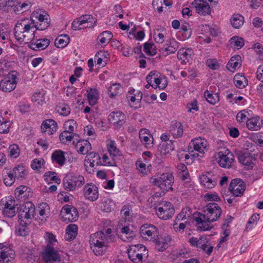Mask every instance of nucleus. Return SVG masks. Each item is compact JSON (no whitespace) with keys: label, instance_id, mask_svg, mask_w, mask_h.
Segmentation results:
<instances>
[{"label":"nucleus","instance_id":"f257e3e1","mask_svg":"<svg viewBox=\"0 0 263 263\" xmlns=\"http://www.w3.org/2000/svg\"><path fill=\"white\" fill-rule=\"evenodd\" d=\"M50 23L49 15L44 10L36 9L33 11L30 18H25L18 21L14 27V36L20 43L28 42L30 36L33 35L31 31L35 28L44 30L47 29Z\"/></svg>","mask_w":263,"mask_h":263},{"label":"nucleus","instance_id":"f03ea898","mask_svg":"<svg viewBox=\"0 0 263 263\" xmlns=\"http://www.w3.org/2000/svg\"><path fill=\"white\" fill-rule=\"evenodd\" d=\"M222 214L221 208L217 203L210 202L203 207V213H199L195 221L198 228L202 231L210 230L213 228V222L218 220Z\"/></svg>","mask_w":263,"mask_h":263},{"label":"nucleus","instance_id":"7ed1b4c3","mask_svg":"<svg viewBox=\"0 0 263 263\" xmlns=\"http://www.w3.org/2000/svg\"><path fill=\"white\" fill-rule=\"evenodd\" d=\"M112 239V230L107 228L90 235L89 243L91 250L97 255H103L107 250L108 242Z\"/></svg>","mask_w":263,"mask_h":263},{"label":"nucleus","instance_id":"20e7f679","mask_svg":"<svg viewBox=\"0 0 263 263\" xmlns=\"http://www.w3.org/2000/svg\"><path fill=\"white\" fill-rule=\"evenodd\" d=\"M32 4L28 1L22 2L18 0H4L0 2V10H8L9 8H12L13 12L17 14H21L29 10Z\"/></svg>","mask_w":263,"mask_h":263},{"label":"nucleus","instance_id":"39448f33","mask_svg":"<svg viewBox=\"0 0 263 263\" xmlns=\"http://www.w3.org/2000/svg\"><path fill=\"white\" fill-rule=\"evenodd\" d=\"M85 183L84 177L72 173H68L63 179L64 189L67 191H72L81 187Z\"/></svg>","mask_w":263,"mask_h":263},{"label":"nucleus","instance_id":"423d86ee","mask_svg":"<svg viewBox=\"0 0 263 263\" xmlns=\"http://www.w3.org/2000/svg\"><path fill=\"white\" fill-rule=\"evenodd\" d=\"M151 182L155 186H158L163 192L172 190L174 183V176L169 173H163L157 178H152Z\"/></svg>","mask_w":263,"mask_h":263},{"label":"nucleus","instance_id":"0eeeda50","mask_svg":"<svg viewBox=\"0 0 263 263\" xmlns=\"http://www.w3.org/2000/svg\"><path fill=\"white\" fill-rule=\"evenodd\" d=\"M189 242L192 247L202 250L208 255H210L213 252L214 243L206 236L203 235L199 238L192 237L189 239Z\"/></svg>","mask_w":263,"mask_h":263},{"label":"nucleus","instance_id":"6e6552de","mask_svg":"<svg viewBox=\"0 0 263 263\" xmlns=\"http://www.w3.org/2000/svg\"><path fill=\"white\" fill-rule=\"evenodd\" d=\"M147 254L146 247L140 244L130 246L127 252L128 258L134 263L142 262L143 256Z\"/></svg>","mask_w":263,"mask_h":263},{"label":"nucleus","instance_id":"1a4fd4ad","mask_svg":"<svg viewBox=\"0 0 263 263\" xmlns=\"http://www.w3.org/2000/svg\"><path fill=\"white\" fill-rule=\"evenodd\" d=\"M96 20L91 15L85 14L74 20L71 24V27L74 30L91 28L96 25Z\"/></svg>","mask_w":263,"mask_h":263},{"label":"nucleus","instance_id":"9d476101","mask_svg":"<svg viewBox=\"0 0 263 263\" xmlns=\"http://www.w3.org/2000/svg\"><path fill=\"white\" fill-rule=\"evenodd\" d=\"M155 212L161 219L167 220L172 217L175 213L173 204L167 201H162L155 207Z\"/></svg>","mask_w":263,"mask_h":263},{"label":"nucleus","instance_id":"9b49d317","mask_svg":"<svg viewBox=\"0 0 263 263\" xmlns=\"http://www.w3.org/2000/svg\"><path fill=\"white\" fill-rule=\"evenodd\" d=\"M18 76L16 71L8 73L7 76L0 81V89L5 92L13 90L16 86Z\"/></svg>","mask_w":263,"mask_h":263},{"label":"nucleus","instance_id":"f8f14e48","mask_svg":"<svg viewBox=\"0 0 263 263\" xmlns=\"http://www.w3.org/2000/svg\"><path fill=\"white\" fill-rule=\"evenodd\" d=\"M148 83H153L152 87L154 89L157 88L160 89H164L167 85L165 77L160 74L159 72L152 71L147 76L146 78Z\"/></svg>","mask_w":263,"mask_h":263},{"label":"nucleus","instance_id":"ddd939ff","mask_svg":"<svg viewBox=\"0 0 263 263\" xmlns=\"http://www.w3.org/2000/svg\"><path fill=\"white\" fill-rule=\"evenodd\" d=\"M35 214V206L31 202H26L23 204L18 211V218L30 222Z\"/></svg>","mask_w":263,"mask_h":263},{"label":"nucleus","instance_id":"4468645a","mask_svg":"<svg viewBox=\"0 0 263 263\" xmlns=\"http://www.w3.org/2000/svg\"><path fill=\"white\" fill-rule=\"evenodd\" d=\"M140 234L141 237L147 240L156 239L159 234L158 228L150 223H144L140 229Z\"/></svg>","mask_w":263,"mask_h":263},{"label":"nucleus","instance_id":"2eb2a0df","mask_svg":"<svg viewBox=\"0 0 263 263\" xmlns=\"http://www.w3.org/2000/svg\"><path fill=\"white\" fill-rule=\"evenodd\" d=\"M31 32L33 33V35L32 36L29 35L30 40L28 42H24L25 44H28L30 49L37 51L45 49L49 46L50 41L48 39L46 38L37 39L35 37L34 31H31Z\"/></svg>","mask_w":263,"mask_h":263},{"label":"nucleus","instance_id":"dca6fc26","mask_svg":"<svg viewBox=\"0 0 263 263\" xmlns=\"http://www.w3.org/2000/svg\"><path fill=\"white\" fill-rule=\"evenodd\" d=\"M0 210H2L3 214L7 217L12 218L16 214L15 201L11 198L6 200H1Z\"/></svg>","mask_w":263,"mask_h":263},{"label":"nucleus","instance_id":"f3484780","mask_svg":"<svg viewBox=\"0 0 263 263\" xmlns=\"http://www.w3.org/2000/svg\"><path fill=\"white\" fill-rule=\"evenodd\" d=\"M220 178V177L217 173L208 172L201 175L199 179L201 184L204 187L211 189L215 186Z\"/></svg>","mask_w":263,"mask_h":263},{"label":"nucleus","instance_id":"a211bd4d","mask_svg":"<svg viewBox=\"0 0 263 263\" xmlns=\"http://www.w3.org/2000/svg\"><path fill=\"white\" fill-rule=\"evenodd\" d=\"M61 214L63 221L66 222L75 221L79 216L77 209L69 205H64L62 208Z\"/></svg>","mask_w":263,"mask_h":263},{"label":"nucleus","instance_id":"6ab92c4d","mask_svg":"<svg viewBox=\"0 0 263 263\" xmlns=\"http://www.w3.org/2000/svg\"><path fill=\"white\" fill-rule=\"evenodd\" d=\"M42 257L46 263H60L61 261V255L54 248H45Z\"/></svg>","mask_w":263,"mask_h":263},{"label":"nucleus","instance_id":"aec40b11","mask_svg":"<svg viewBox=\"0 0 263 263\" xmlns=\"http://www.w3.org/2000/svg\"><path fill=\"white\" fill-rule=\"evenodd\" d=\"M82 193L85 198L89 201H95L99 198L98 187L92 183L85 184L82 189Z\"/></svg>","mask_w":263,"mask_h":263},{"label":"nucleus","instance_id":"412c9836","mask_svg":"<svg viewBox=\"0 0 263 263\" xmlns=\"http://www.w3.org/2000/svg\"><path fill=\"white\" fill-rule=\"evenodd\" d=\"M218 163L222 167L230 168L234 160V156L229 149L223 153L219 152L218 153Z\"/></svg>","mask_w":263,"mask_h":263},{"label":"nucleus","instance_id":"4be33fe9","mask_svg":"<svg viewBox=\"0 0 263 263\" xmlns=\"http://www.w3.org/2000/svg\"><path fill=\"white\" fill-rule=\"evenodd\" d=\"M125 115L119 110L113 111L108 116L109 122L116 129H120L125 123Z\"/></svg>","mask_w":263,"mask_h":263},{"label":"nucleus","instance_id":"5701e85b","mask_svg":"<svg viewBox=\"0 0 263 263\" xmlns=\"http://www.w3.org/2000/svg\"><path fill=\"white\" fill-rule=\"evenodd\" d=\"M192 4L196 12L199 15L205 16L211 13V9L206 1L194 0Z\"/></svg>","mask_w":263,"mask_h":263},{"label":"nucleus","instance_id":"b1692460","mask_svg":"<svg viewBox=\"0 0 263 263\" xmlns=\"http://www.w3.org/2000/svg\"><path fill=\"white\" fill-rule=\"evenodd\" d=\"M229 189L235 197L241 196L246 189V185L240 179L233 180Z\"/></svg>","mask_w":263,"mask_h":263},{"label":"nucleus","instance_id":"393cba45","mask_svg":"<svg viewBox=\"0 0 263 263\" xmlns=\"http://www.w3.org/2000/svg\"><path fill=\"white\" fill-rule=\"evenodd\" d=\"M14 251L9 247L0 243V263L8 262L14 258Z\"/></svg>","mask_w":263,"mask_h":263},{"label":"nucleus","instance_id":"a878e982","mask_svg":"<svg viewBox=\"0 0 263 263\" xmlns=\"http://www.w3.org/2000/svg\"><path fill=\"white\" fill-rule=\"evenodd\" d=\"M140 141L146 148H151L153 146V137L149 131L145 128L141 129L139 133Z\"/></svg>","mask_w":263,"mask_h":263},{"label":"nucleus","instance_id":"bb28decb","mask_svg":"<svg viewBox=\"0 0 263 263\" xmlns=\"http://www.w3.org/2000/svg\"><path fill=\"white\" fill-rule=\"evenodd\" d=\"M194 52L191 48H181L177 52V57L181 64H185L192 60Z\"/></svg>","mask_w":263,"mask_h":263},{"label":"nucleus","instance_id":"cd10ccee","mask_svg":"<svg viewBox=\"0 0 263 263\" xmlns=\"http://www.w3.org/2000/svg\"><path fill=\"white\" fill-rule=\"evenodd\" d=\"M190 145H192L194 150L199 153L204 154L206 150L208 142L204 138L199 137L192 140Z\"/></svg>","mask_w":263,"mask_h":263},{"label":"nucleus","instance_id":"c85d7f7f","mask_svg":"<svg viewBox=\"0 0 263 263\" xmlns=\"http://www.w3.org/2000/svg\"><path fill=\"white\" fill-rule=\"evenodd\" d=\"M263 125V120L259 116L253 117L247 119L246 126L250 130H258Z\"/></svg>","mask_w":263,"mask_h":263},{"label":"nucleus","instance_id":"c756f323","mask_svg":"<svg viewBox=\"0 0 263 263\" xmlns=\"http://www.w3.org/2000/svg\"><path fill=\"white\" fill-rule=\"evenodd\" d=\"M171 238L167 234L160 236L156 240L155 248L158 251H163L167 249L171 242Z\"/></svg>","mask_w":263,"mask_h":263},{"label":"nucleus","instance_id":"7c9ffc66","mask_svg":"<svg viewBox=\"0 0 263 263\" xmlns=\"http://www.w3.org/2000/svg\"><path fill=\"white\" fill-rule=\"evenodd\" d=\"M109 54L107 51L100 50L95 56V61L99 66L104 67L108 62Z\"/></svg>","mask_w":263,"mask_h":263},{"label":"nucleus","instance_id":"2f4dec72","mask_svg":"<svg viewBox=\"0 0 263 263\" xmlns=\"http://www.w3.org/2000/svg\"><path fill=\"white\" fill-rule=\"evenodd\" d=\"M41 128L44 133L47 132L48 135H51L57 130L58 125L52 119L46 120L42 123Z\"/></svg>","mask_w":263,"mask_h":263},{"label":"nucleus","instance_id":"473e14b6","mask_svg":"<svg viewBox=\"0 0 263 263\" xmlns=\"http://www.w3.org/2000/svg\"><path fill=\"white\" fill-rule=\"evenodd\" d=\"M183 133V128L182 124L179 122L172 123L170 126V134L174 138H179L182 137Z\"/></svg>","mask_w":263,"mask_h":263},{"label":"nucleus","instance_id":"72a5a7b5","mask_svg":"<svg viewBox=\"0 0 263 263\" xmlns=\"http://www.w3.org/2000/svg\"><path fill=\"white\" fill-rule=\"evenodd\" d=\"M86 161L90 167H93L100 165L101 157L97 153L89 152L86 157Z\"/></svg>","mask_w":263,"mask_h":263},{"label":"nucleus","instance_id":"f704fd0d","mask_svg":"<svg viewBox=\"0 0 263 263\" xmlns=\"http://www.w3.org/2000/svg\"><path fill=\"white\" fill-rule=\"evenodd\" d=\"M241 65V57L236 55L230 59L227 65V68L230 71L234 72L240 68Z\"/></svg>","mask_w":263,"mask_h":263},{"label":"nucleus","instance_id":"c9c22d12","mask_svg":"<svg viewBox=\"0 0 263 263\" xmlns=\"http://www.w3.org/2000/svg\"><path fill=\"white\" fill-rule=\"evenodd\" d=\"M78 227L75 224H69L66 229L64 238L67 241L73 240L78 235Z\"/></svg>","mask_w":263,"mask_h":263},{"label":"nucleus","instance_id":"e433bc0d","mask_svg":"<svg viewBox=\"0 0 263 263\" xmlns=\"http://www.w3.org/2000/svg\"><path fill=\"white\" fill-rule=\"evenodd\" d=\"M51 158L53 163H55L60 166L63 165L66 161L65 153L60 149L54 151L52 153Z\"/></svg>","mask_w":263,"mask_h":263},{"label":"nucleus","instance_id":"4c0bfd02","mask_svg":"<svg viewBox=\"0 0 263 263\" xmlns=\"http://www.w3.org/2000/svg\"><path fill=\"white\" fill-rule=\"evenodd\" d=\"M130 101V105L135 109L140 107V102L142 98V93L140 91H136L133 96L128 95L127 97Z\"/></svg>","mask_w":263,"mask_h":263},{"label":"nucleus","instance_id":"58836bf2","mask_svg":"<svg viewBox=\"0 0 263 263\" xmlns=\"http://www.w3.org/2000/svg\"><path fill=\"white\" fill-rule=\"evenodd\" d=\"M253 159L248 153H240L238 154V161L242 164L252 168L253 165Z\"/></svg>","mask_w":263,"mask_h":263},{"label":"nucleus","instance_id":"ea45409f","mask_svg":"<svg viewBox=\"0 0 263 263\" xmlns=\"http://www.w3.org/2000/svg\"><path fill=\"white\" fill-rule=\"evenodd\" d=\"M135 233L128 227H123L120 232V238L124 241H131L135 237Z\"/></svg>","mask_w":263,"mask_h":263},{"label":"nucleus","instance_id":"a19ab883","mask_svg":"<svg viewBox=\"0 0 263 263\" xmlns=\"http://www.w3.org/2000/svg\"><path fill=\"white\" fill-rule=\"evenodd\" d=\"M78 152L81 154H85L89 153L91 149V144L87 140H79L76 146Z\"/></svg>","mask_w":263,"mask_h":263},{"label":"nucleus","instance_id":"79ce46f5","mask_svg":"<svg viewBox=\"0 0 263 263\" xmlns=\"http://www.w3.org/2000/svg\"><path fill=\"white\" fill-rule=\"evenodd\" d=\"M87 99L90 105H95L99 97V91L96 88H88L86 90Z\"/></svg>","mask_w":263,"mask_h":263},{"label":"nucleus","instance_id":"37998d69","mask_svg":"<svg viewBox=\"0 0 263 263\" xmlns=\"http://www.w3.org/2000/svg\"><path fill=\"white\" fill-rule=\"evenodd\" d=\"M45 94L43 90L36 91L32 96L31 100L36 105H42L45 103Z\"/></svg>","mask_w":263,"mask_h":263},{"label":"nucleus","instance_id":"c03bdc74","mask_svg":"<svg viewBox=\"0 0 263 263\" xmlns=\"http://www.w3.org/2000/svg\"><path fill=\"white\" fill-rule=\"evenodd\" d=\"M115 207L114 202L109 198L103 197L101 199V208L102 211L110 212Z\"/></svg>","mask_w":263,"mask_h":263},{"label":"nucleus","instance_id":"a18cd8bd","mask_svg":"<svg viewBox=\"0 0 263 263\" xmlns=\"http://www.w3.org/2000/svg\"><path fill=\"white\" fill-rule=\"evenodd\" d=\"M19 225L17 226L16 233L18 236H25L28 234L29 230L28 226L30 223L18 219Z\"/></svg>","mask_w":263,"mask_h":263},{"label":"nucleus","instance_id":"49530a36","mask_svg":"<svg viewBox=\"0 0 263 263\" xmlns=\"http://www.w3.org/2000/svg\"><path fill=\"white\" fill-rule=\"evenodd\" d=\"M174 149V145L172 140L165 142H161L158 146V149L163 155L170 154Z\"/></svg>","mask_w":263,"mask_h":263},{"label":"nucleus","instance_id":"de8ad7c7","mask_svg":"<svg viewBox=\"0 0 263 263\" xmlns=\"http://www.w3.org/2000/svg\"><path fill=\"white\" fill-rule=\"evenodd\" d=\"M233 81L235 85L239 88H243L248 85V80L246 77L239 73L235 74Z\"/></svg>","mask_w":263,"mask_h":263},{"label":"nucleus","instance_id":"09e8293b","mask_svg":"<svg viewBox=\"0 0 263 263\" xmlns=\"http://www.w3.org/2000/svg\"><path fill=\"white\" fill-rule=\"evenodd\" d=\"M230 22L233 28L238 29L243 25L244 17L239 14H234L232 16Z\"/></svg>","mask_w":263,"mask_h":263},{"label":"nucleus","instance_id":"8fccbe9b","mask_svg":"<svg viewBox=\"0 0 263 263\" xmlns=\"http://www.w3.org/2000/svg\"><path fill=\"white\" fill-rule=\"evenodd\" d=\"M112 37V34L109 31H105L100 33L97 38L98 43L102 45L107 44Z\"/></svg>","mask_w":263,"mask_h":263},{"label":"nucleus","instance_id":"3c124183","mask_svg":"<svg viewBox=\"0 0 263 263\" xmlns=\"http://www.w3.org/2000/svg\"><path fill=\"white\" fill-rule=\"evenodd\" d=\"M37 211L42 220H46L50 213V208L49 205L45 202H43L39 205Z\"/></svg>","mask_w":263,"mask_h":263},{"label":"nucleus","instance_id":"603ef678","mask_svg":"<svg viewBox=\"0 0 263 263\" xmlns=\"http://www.w3.org/2000/svg\"><path fill=\"white\" fill-rule=\"evenodd\" d=\"M44 178L45 181L48 183L55 182L60 184L61 182L60 179L54 172L48 171L46 172L44 175Z\"/></svg>","mask_w":263,"mask_h":263},{"label":"nucleus","instance_id":"864d4df0","mask_svg":"<svg viewBox=\"0 0 263 263\" xmlns=\"http://www.w3.org/2000/svg\"><path fill=\"white\" fill-rule=\"evenodd\" d=\"M166 31L163 28L157 29L154 32V39L157 43L162 44L165 40Z\"/></svg>","mask_w":263,"mask_h":263},{"label":"nucleus","instance_id":"5fc2aeb1","mask_svg":"<svg viewBox=\"0 0 263 263\" xmlns=\"http://www.w3.org/2000/svg\"><path fill=\"white\" fill-rule=\"evenodd\" d=\"M10 171L13 174V176L15 178H17L18 179H24L26 174L25 167L22 165H17L12 170H10Z\"/></svg>","mask_w":263,"mask_h":263},{"label":"nucleus","instance_id":"6e6d98bb","mask_svg":"<svg viewBox=\"0 0 263 263\" xmlns=\"http://www.w3.org/2000/svg\"><path fill=\"white\" fill-rule=\"evenodd\" d=\"M78 137V135L77 134H72L67 132V130H64L60 135V140L62 143H66L71 142L72 139H74V137Z\"/></svg>","mask_w":263,"mask_h":263},{"label":"nucleus","instance_id":"4d7b16f0","mask_svg":"<svg viewBox=\"0 0 263 263\" xmlns=\"http://www.w3.org/2000/svg\"><path fill=\"white\" fill-rule=\"evenodd\" d=\"M204 96L206 101L213 105L217 103L219 100V97L218 93L210 92L208 90L204 91Z\"/></svg>","mask_w":263,"mask_h":263},{"label":"nucleus","instance_id":"13d9d810","mask_svg":"<svg viewBox=\"0 0 263 263\" xmlns=\"http://www.w3.org/2000/svg\"><path fill=\"white\" fill-rule=\"evenodd\" d=\"M46 240V246L45 248H54L57 243L55 236L50 232H47L44 236Z\"/></svg>","mask_w":263,"mask_h":263},{"label":"nucleus","instance_id":"bf43d9fd","mask_svg":"<svg viewBox=\"0 0 263 263\" xmlns=\"http://www.w3.org/2000/svg\"><path fill=\"white\" fill-rule=\"evenodd\" d=\"M107 151L110 157L115 158L116 157L120 155V151L116 146L115 141L110 140L107 144Z\"/></svg>","mask_w":263,"mask_h":263},{"label":"nucleus","instance_id":"052dcab7","mask_svg":"<svg viewBox=\"0 0 263 263\" xmlns=\"http://www.w3.org/2000/svg\"><path fill=\"white\" fill-rule=\"evenodd\" d=\"M108 90L109 97L112 98L121 93L122 88L120 84L115 83L109 87Z\"/></svg>","mask_w":263,"mask_h":263},{"label":"nucleus","instance_id":"680f3d73","mask_svg":"<svg viewBox=\"0 0 263 263\" xmlns=\"http://www.w3.org/2000/svg\"><path fill=\"white\" fill-rule=\"evenodd\" d=\"M12 62L5 60H0V76L8 72L11 69Z\"/></svg>","mask_w":263,"mask_h":263},{"label":"nucleus","instance_id":"e2e57ef3","mask_svg":"<svg viewBox=\"0 0 263 263\" xmlns=\"http://www.w3.org/2000/svg\"><path fill=\"white\" fill-rule=\"evenodd\" d=\"M69 42V37L67 35H60L55 40V45L58 48L65 47Z\"/></svg>","mask_w":263,"mask_h":263},{"label":"nucleus","instance_id":"0e129e2a","mask_svg":"<svg viewBox=\"0 0 263 263\" xmlns=\"http://www.w3.org/2000/svg\"><path fill=\"white\" fill-rule=\"evenodd\" d=\"M177 169L179 176L182 180H186L189 177V173L185 165L179 163L177 165Z\"/></svg>","mask_w":263,"mask_h":263},{"label":"nucleus","instance_id":"69168bd1","mask_svg":"<svg viewBox=\"0 0 263 263\" xmlns=\"http://www.w3.org/2000/svg\"><path fill=\"white\" fill-rule=\"evenodd\" d=\"M8 156L13 158H17L20 154V149L18 145L13 144L8 149Z\"/></svg>","mask_w":263,"mask_h":263},{"label":"nucleus","instance_id":"338daca9","mask_svg":"<svg viewBox=\"0 0 263 263\" xmlns=\"http://www.w3.org/2000/svg\"><path fill=\"white\" fill-rule=\"evenodd\" d=\"M77 127V123L74 120H68L64 124V130L72 134H76L74 132Z\"/></svg>","mask_w":263,"mask_h":263},{"label":"nucleus","instance_id":"774afa93","mask_svg":"<svg viewBox=\"0 0 263 263\" xmlns=\"http://www.w3.org/2000/svg\"><path fill=\"white\" fill-rule=\"evenodd\" d=\"M231 45L235 48L239 49L244 45V40L242 37L234 36L230 40Z\"/></svg>","mask_w":263,"mask_h":263}]
</instances>
